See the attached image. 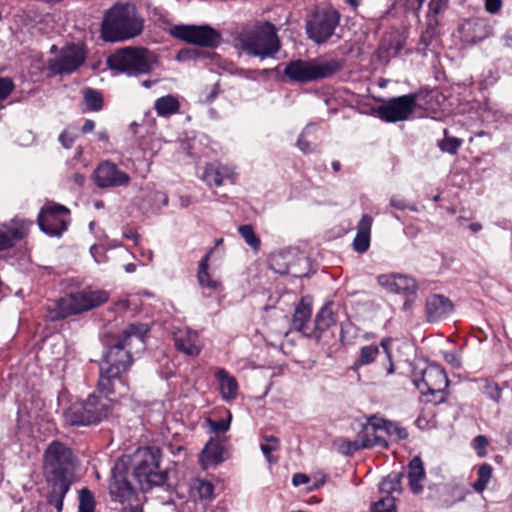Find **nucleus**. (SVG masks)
<instances>
[{"label": "nucleus", "mask_w": 512, "mask_h": 512, "mask_svg": "<svg viewBox=\"0 0 512 512\" xmlns=\"http://www.w3.org/2000/svg\"><path fill=\"white\" fill-rule=\"evenodd\" d=\"M148 333L145 324H130L122 337L107 347L100 364L98 390L103 395L114 392L116 382H121L122 374L133 364V356L144 349V339Z\"/></svg>", "instance_id": "1"}, {"label": "nucleus", "mask_w": 512, "mask_h": 512, "mask_svg": "<svg viewBox=\"0 0 512 512\" xmlns=\"http://www.w3.org/2000/svg\"><path fill=\"white\" fill-rule=\"evenodd\" d=\"M144 21L134 5L115 4L104 15L101 37L106 42H121L139 36Z\"/></svg>", "instance_id": "2"}, {"label": "nucleus", "mask_w": 512, "mask_h": 512, "mask_svg": "<svg viewBox=\"0 0 512 512\" xmlns=\"http://www.w3.org/2000/svg\"><path fill=\"white\" fill-rule=\"evenodd\" d=\"M240 45L247 54L260 59L274 57L280 50L276 28L269 22L245 29L239 36Z\"/></svg>", "instance_id": "3"}, {"label": "nucleus", "mask_w": 512, "mask_h": 512, "mask_svg": "<svg viewBox=\"0 0 512 512\" xmlns=\"http://www.w3.org/2000/svg\"><path fill=\"white\" fill-rule=\"evenodd\" d=\"M155 63L154 53L142 47L119 49L107 58V64L111 70L130 76L150 72Z\"/></svg>", "instance_id": "4"}, {"label": "nucleus", "mask_w": 512, "mask_h": 512, "mask_svg": "<svg viewBox=\"0 0 512 512\" xmlns=\"http://www.w3.org/2000/svg\"><path fill=\"white\" fill-rule=\"evenodd\" d=\"M160 456L155 447L139 448L134 455V477L144 491L167 480V473L160 469Z\"/></svg>", "instance_id": "5"}, {"label": "nucleus", "mask_w": 512, "mask_h": 512, "mask_svg": "<svg viewBox=\"0 0 512 512\" xmlns=\"http://www.w3.org/2000/svg\"><path fill=\"white\" fill-rule=\"evenodd\" d=\"M342 68L337 59L293 60L284 68V75L291 81L308 83L334 75Z\"/></svg>", "instance_id": "6"}, {"label": "nucleus", "mask_w": 512, "mask_h": 512, "mask_svg": "<svg viewBox=\"0 0 512 512\" xmlns=\"http://www.w3.org/2000/svg\"><path fill=\"white\" fill-rule=\"evenodd\" d=\"M108 298V293L103 290L86 289L70 293L55 302V307L51 312L50 319H63L70 315H76L91 310L105 303Z\"/></svg>", "instance_id": "7"}, {"label": "nucleus", "mask_w": 512, "mask_h": 512, "mask_svg": "<svg viewBox=\"0 0 512 512\" xmlns=\"http://www.w3.org/2000/svg\"><path fill=\"white\" fill-rule=\"evenodd\" d=\"M72 468L71 449L59 441L50 443L44 453V469L48 474V480H71Z\"/></svg>", "instance_id": "8"}, {"label": "nucleus", "mask_w": 512, "mask_h": 512, "mask_svg": "<svg viewBox=\"0 0 512 512\" xmlns=\"http://www.w3.org/2000/svg\"><path fill=\"white\" fill-rule=\"evenodd\" d=\"M413 383L421 394L432 396L431 401L436 404L447 398L449 380L444 368L436 363L427 365L420 376L414 375Z\"/></svg>", "instance_id": "9"}, {"label": "nucleus", "mask_w": 512, "mask_h": 512, "mask_svg": "<svg viewBox=\"0 0 512 512\" xmlns=\"http://www.w3.org/2000/svg\"><path fill=\"white\" fill-rule=\"evenodd\" d=\"M105 397L90 395L79 407H73L67 414L72 425L86 426L96 424L107 417L111 401Z\"/></svg>", "instance_id": "10"}, {"label": "nucleus", "mask_w": 512, "mask_h": 512, "mask_svg": "<svg viewBox=\"0 0 512 512\" xmlns=\"http://www.w3.org/2000/svg\"><path fill=\"white\" fill-rule=\"evenodd\" d=\"M376 100L383 102V105L377 107L374 112L379 119L387 123L408 120L417 106L416 94H406L388 100L382 98Z\"/></svg>", "instance_id": "11"}, {"label": "nucleus", "mask_w": 512, "mask_h": 512, "mask_svg": "<svg viewBox=\"0 0 512 512\" xmlns=\"http://www.w3.org/2000/svg\"><path fill=\"white\" fill-rule=\"evenodd\" d=\"M378 284L387 292L398 294L404 298L402 310L413 308L418 298V283L408 275L399 273L382 274L377 278Z\"/></svg>", "instance_id": "12"}, {"label": "nucleus", "mask_w": 512, "mask_h": 512, "mask_svg": "<svg viewBox=\"0 0 512 512\" xmlns=\"http://www.w3.org/2000/svg\"><path fill=\"white\" fill-rule=\"evenodd\" d=\"M37 222L45 234L60 237L70 223V211L63 205L49 203L40 210Z\"/></svg>", "instance_id": "13"}, {"label": "nucleus", "mask_w": 512, "mask_h": 512, "mask_svg": "<svg viewBox=\"0 0 512 512\" xmlns=\"http://www.w3.org/2000/svg\"><path fill=\"white\" fill-rule=\"evenodd\" d=\"M339 24L337 11L329 9L315 13L307 20L306 32L308 37L317 44L326 42Z\"/></svg>", "instance_id": "14"}, {"label": "nucleus", "mask_w": 512, "mask_h": 512, "mask_svg": "<svg viewBox=\"0 0 512 512\" xmlns=\"http://www.w3.org/2000/svg\"><path fill=\"white\" fill-rule=\"evenodd\" d=\"M174 37L187 43L204 46L215 47L220 42V34L208 25H179L172 29Z\"/></svg>", "instance_id": "15"}, {"label": "nucleus", "mask_w": 512, "mask_h": 512, "mask_svg": "<svg viewBox=\"0 0 512 512\" xmlns=\"http://www.w3.org/2000/svg\"><path fill=\"white\" fill-rule=\"evenodd\" d=\"M86 53L79 45L64 47L59 56L50 62V70L55 74H69L77 70L85 61Z\"/></svg>", "instance_id": "16"}, {"label": "nucleus", "mask_w": 512, "mask_h": 512, "mask_svg": "<svg viewBox=\"0 0 512 512\" xmlns=\"http://www.w3.org/2000/svg\"><path fill=\"white\" fill-rule=\"evenodd\" d=\"M94 182L100 188H115L128 185L130 176L115 163L106 160L95 169Z\"/></svg>", "instance_id": "17"}, {"label": "nucleus", "mask_w": 512, "mask_h": 512, "mask_svg": "<svg viewBox=\"0 0 512 512\" xmlns=\"http://www.w3.org/2000/svg\"><path fill=\"white\" fill-rule=\"evenodd\" d=\"M459 32L464 42L474 44L489 37L492 33V28L488 20L484 18H472L465 20Z\"/></svg>", "instance_id": "18"}, {"label": "nucleus", "mask_w": 512, "mask_h": 512, "mask_svg": "<svg viewBox=\"0 0 512 512\" xmlns=\"http://www.w3.org/2000/svg\"><path fill=\"white\" fill-rule=\"evenodd\" d=\"M173 336L176 348L184 354L197 356L201 352L203 343L196 331L187 327L177 328Z\"/></svg>", "instance_id": "19"}, {"label": "nucleus", "mask_w": 512, "mask_h": 512, "mask_svg": "<svg viewBox=\"0 0 512 512\" xmlns=\"http://www.w3.org/2000/svg\"><path fill=\"white\" fill-rule=\"evenodd\" d=\"M203 180L209 186H221L224 184H234L236 182V173L234 168L221 163H210L206 165Z\"/></svg>", "instance_id": "20"}, {"label": "nucleus", "mask_w": 512, "mask_h": 512, "mask_svg": "<svg viewBox=\"0 0 512 512\" xmlns=\"http://www.w3.org/2000/svg\"><path fill=\"white\" fill-rule=\"evenodd\" d=\"M379 430H381L379 419L371 417L356 436L361 449L374 446L387 447V442L379 434Z\"/></svg>", "instance_id": "21"}, {"label": "nucleus", "mask_w": 512, "mask_h": 512, "mask_svg": "<svg viewBox=\"0 0 512 512\" xmlns=\"http://www.w3.org/2000/svg\"><path fill=\"white\" fill-rule=\"evenodd\" d=\"M426 316L429 322L447 317L453 311L452 302L443 295L434 294L426 300Z\"/></svg>", "instance_id": "22"}, {"label": "nucleus", "mask_w": 512, "mask_h": 512, "mask_svg": "<svg viewBox=\"0 0 512 512\" xmlns=\"http://www.w3.org/2000/svg\"><path fill=\"white\" fill-rule=\"evenodd\" d=\"M32 225V221L14 220L11 227L0 231V251L12 247L15 241L24 238Z\"/></svg>", "instance_id": "23"}, {"label": "nucleus", "mask_w": 512, "mask_h": 512, "mask_svg": "<svg viewBox=\"0 0 512 512\" xmlns=\"http://www.w3.org/2000/svg\"><path fill=\"white\" fill-rule=\"evenodd\" d=\"M215 378L219 384L222 399L227 403L234 401L239 391L236 378L230 375L224 368H219L215 372Z\"/></svg>", "instance_id": "24"}, {"label": "nucleus", "mask_w": 512, "mask_h": 512, "mask_svg": "<svg viewBox=\"0 0 512 512\" xmlns=\"http://www.w3.org/2000/svg\"><path fill=\"white\" fill-rule=\"evenodd\" d=\"M373 218L368 215H362L358 225L357 233L353 240V249L358 253L366 252L370 247L371 228Z\"/></svg>", "instance_id": "25"}, {"label": "nucleus", "mask_w": 512, "mask_h": 512, "mask_svg": "<svg viewBox=\"0 0 512 512\" xmlns=\"http://www.w3.org/2000/svg\"><path fill=\"white\" fill-rule=\"evenodd\" d=\"M213 250L211 249L198 264L197 281L202 288L216 292L221 289L220 279L209 272V260Z\"/></svg>", "instance_id": "26"}, {"label": "nucleus", "mask_w": 512, "mask_h": 512, "mask_svg": "<svg viewBox=\"0 0 512 512\" xmlns=\"http://www.w3.org/2000/svg\"><path fill=\"white\" fill-rule=\"evenodd\" d=\"M409 486L413 493L418 494L423 490L425 470L419 456L414 457L408 465Z\"/></svg>", "instance_id": "27"}, {"label": "nucleus", "mask_w": 512, "mask_h": 512, "mask_svg": "<svg viewBox=\"0 0 512 512\" xmlns=\"http://www.w3.org/2000/svg\"><path fill=\"white\" fill-rule=\"evenodd\" d=\"M109 489L112 500L122 504L129 501L133 496V489L130 483L121 476H113Z\"/></svg>", "instance_id": "28"}, {"label": "nucleus", "mask_w": 512, "mask_h": 512, "mask_svg": "<svg viewBox=\"0 0 512 512\" xmlns=\"http://www.w3.org/2000/svg\"><path fill=\"white\" fill-rule=\"evenodd\" d=\"M224 448L215 440H210L202 450L200 462L203 468H208L224 460Z\"/></svg>", "instance_id": "29"}, {"label": "nucleus", "mask_w": 512, "mask_h": 512, "mask_svg": "<svg viewBox=\"0 0 512 512\" xmlns=\"http://www.w3.org/2000/svg\"><path fill=\"white\" fill-rule=\"evenodd\" d=\"M51 491L47 496L48 503L53 505L57 512H61L63 509V501L70 489L72 480H58L51 482Z\"/></svg>", "instance_id": "30"}, {"label": "nucleus", "mask_w": 512, "mask_h": 512, "mask_svg": "<svg viewBox=\"0 0 512 512\" xmlns=\"http://www.w3.org/2000/svg\"><path fill=\"white\" fill-rule=\"evenodd\" d=\"M336 323L331 303L324 305L315 317V337L320 338L321 333Z\"/></svg>", "instance_id": "31"}, {"label": "nucleus", "mask_w": 512, "mask_h": 512, "mask_svg": "<svg viewBox=\"0 0 512 512\" xmlns=\"http://www.w3.org/2000/svg\"><path fill=\"white\" fill-rule=\"evenodd\" d=\"M311 314V304L302 299L295 307L292 321L294 328L298 331H303L311 318Z\"/></svg>", "instance_id": "32"}, {"label": "nucleus", "mask_w": 512, "mask_h": 512, "mask_svg": "<svg viewBox=\"0 0 512 512\" xmlns=\"http://www.w3.org/2000/svg\"><path fill=\"white\" fill-rule=\"evenodd\" d=\"M154 108L159 116H170L179 111L180 104L173 95H166L155 101Z\"/></svg>", "instance_id": "33"}, {"label": "nucleus", "mask_w": 512, "mask_h": 512, "mask_svg": "<svg viewBox=\"0 0 512 512\" xmlns=\"http://www.w3.org/2000/svg\"><path fill=\"white\" fill-rule=\"evenodd\" d=\"M380 353L379 347L376 345H366L360 348L359 357L353 363L354 369L372 364Z\"/></svg>", "instance_id": "34"}, {"label": "nucleus", "mask_w": 512, "mask_h": 512, "mask_svg": "<svg viewBox=\"0 0 512 512\" xmlns=\"http://www.w3.org/2000/svg\"><path fill=\"white\" fill-rule=\"evenodd\" d=\"M492 475V466L488 463L481 464L477 469V480L473 484V489L477 493H482L487 488Z\"/></svg>", "instance_id": "35"}, {"label": "nucleus", "mask_w": 512, "mask_h": 512, "mask_svg": "<svg viewBox=\"0 0 512 512\" xmlns=\"http://www.w3.org/2000/svg\"><path fill=\"white\" fill-rule=\"evenodd\" d=\"M482 384L481 391L492 401L499 403L502 398V390L499 385L488 378L476 380Z\"/></svg>", "instance_id": "36"}, {"label": "nucleus", "mask_w": 512, "mask_h": 512, "mask_svg": "<svg viewBox=\"0 0 512 512\" xmlns=\"http://www.w3.org/2000/svg\"><path fill=\"white\" fill-rule=\"evenodd\" d=\"M401 475L399 473H391L385 477L379 484V490L386 496H391L393 492L400 490Z\"/></svg>", "instance_id": "37"}, {"label": "nucleus", "mask_w": 512, "mask_h": 512, "mask_svg": "<svg viewBox=\"0 0 512 512\" xmlns=\"http://www.w3.org/2000/svg\"><path fill=\"white\" fill-rule=\"evenodd\" d=\"M238 232L241 237L244 239L247 245H249L254 251H258L260 249V239L255 234L251 225H241L238 228Z\"/></svg>", "instance_id": "38"}, {"label": "nucleus", "mask_w": 512, "mask_h": 512, "mask_svg": "<svg viewBox=\"0 0 512 512\" xmlns=\"http://www.w3.org/2000/svg\"><path fill=\"white\" fill-rule=\"evenodd\" d=\"M95 499L91 491L83 488L79 493L78 512H95Z\"/></svg>", "instance_id": "39"}, {"label": "nucleus", "mask_w": 512, "mask_h": 512, "mask_svg": "<svg viewBox=\"0 0 512 512\" xmlns=\"http://www.w3.org/2000/svg\"><path fill=\"white\" fill-rule=\"evenodd\" d=\"M192 491L200 499H211L213 496L214 487L210 482L206 480L196 479L193 481Z\"/></svg>", "instance_id": "40"}, {"label": "nucleus", "mask_w": 512, "mask_h": 512, "mask_svg": "<svg viewBox=\"0 0 512 512\" xmlns=\"http://www.w3.org/2000/svg\"><path fill=\"white\" fill-rule=\"evenodd\" d=\"M381 430H384L387 434L395 437L398 440L406 439L408 432L405 428L398 426L390 421L379 419Z\"/></svg>", "instance_id": "41"}, {"label": "nucleus", "mask_w": 512, "mask_h": 512, "mask_svg": "<svg viewBox=\"0 0 512 512\" xmlns=\"http://www.w3.org/2000/svg\"><path fill=\"white\" fill-rule=\"evenodd\" d=\"M280 442L277 437L274 436H266L264 437V442L261 443L260 448L266 459L272 463L276 462V459H273L271 453L279 449Z\"/></svg>", "instance_id": "42"}, {"label": "nucleus", "mask_w": 512, "mask_h": 512, "mask_svg": "<svg viewBox=\"0 0 512 512\" xmlns=\"http://www.w3.org/2000/svg\"><path fill=\"white\" fill-rule=\"evenodd\" d=\"M84 99L90 110L98 111L102 108L103 99L98 91L87 89L84 93Z\"/></svg>", "instance_id": "43"}, {"label": "nucleus", "mask_w": 512, "mask_h": 512, "mask_svg": "<svg viewBox=\"0 0 512 512\" xmlns=\"http://www.w3.org/2000/svg\"><path fill=\"white\" fill-rule=\"evenodd\" d=\"M395 510V499L392 496L382 497L372 506L373 512H395Z\"/></svg>", "instance_id": "44"}, {"label": "nucleus", "mask_w": 512, "mask_h": 512, "mask_svg": "<svg viewBox=\"0 0 512 512\" xmlns=\"http://www.w3.org/2000/svg\"><path fill=\"white\" fill-rule=\"evenodd\" d=\"M462 145V140L456 137H446L439 142V148L447 153L456 154Z\"/></svg>", "instance_id": "45"}, {"label": "nucleus", "mask_w": 512, "mask_h": 512, "mask_svg": "<svg viewBox=\"0 0 512 512\" xmlns=\"http://www.w3.org/2000/svg\"><path fill=\"white\" fill-rule=\"evenodd\" d=\"M338 449L346 455H352L356 451L361 450V447L358 443L357 438L354 441L346 440V439H339L337 441Z\"/></svg>", "instance_id": "46"}, {"label": "nucleus", "mask_w": 512, "mask_h": 512, "mask_svg": "<svg viewBox=\"0 0 512 512\" xmlns=\"http://www.w3.org/2000/svg\"><path fill=\"white\" fill-rule=\"evenodd\" d=\"M380 346L383 348V350L386 354L387 360H388V365L386 367V373H387V375H391L394 373V363L392 360V353H391V349H390L391 339L390 338L382 339L380 342Z\"/></svg>", "instance_id": "47"}, {"label": "nucleus", "mask_w": 512, "mask_h": 512, "mask_svg": "<svg viewBox=\"0 0 512 512\" xmlns=\"http://www.w3.org/2000/svg\"><path fill=\"white\" fill-rule=\"evenodd\" d=\"M489 441L486 436L479 435L474 438L472 446L474 450L476 451V454L479 457H484L486 455V447L488 446Z\"/></svg>", "instance_id": "48"}, {"label": "nucleus", "mask_w": 512, "mask_h": 512, "mask_svg": "<svg viewBox=\"0 0 512 512\" xmlns=\"http://www.w3.org/2000/svg\"><path fill=\"white\" fill-rule=\"evenodd\" d=\"M14 90V83L10 78L0 77V103Z\"/></svg>", "instance_id": "49"}, {"label": "nucleus", "mask_w": 512, "mask_h": 512, "mask_svg": "<svg viewBox=\"0 0 512 512\" xmlns=\"http://www.w3.org/2000/svg\"><path fill=\"white\" fill-rule=\"evenodd\" d=\"M208 422L214 432H216V433L226 432L230 428L231 415L229 414V417L227 420H225V419H222L219 421L208 420Z\"/></svg>", "instance_id": "50"}, {"label": "nucleus", "mask_w": 512, "mask_h": 512, "mask_svg": "<svg viewBox=\"0 0 512 512\" xmlns=\"http://www.w3.org/2000/svg\"><path fill=\"white\" fill-rule=\"evenodd\" d=\"M310 129H311L310 127H306V129L303 131V133L300 135V137L298 139V143H297L298 147L304 153L311 152L314 149L313 146L311 145V143L305 139V137L309 133Z\"/></svg>", "instance_id": "51"}, {"label": "nucleus", "mask_w": 512, "mask_h": 512, "mask_svg": "<svg viewBox=\"0 0 512 512\" xmlns=\"http://www.w3.org/2000/svg\"><path fill=\"white\" fill-rule=\"evenodd\" d=\"M502 0H485V10L490 14H497L502 8Z\"/></svg>", "instance_id": "52"}, {"label": "nucleus", "mask_w": 512, "mask_h": 512, "mask_svg": "<svg viewBox=\"0 0 512 512\" xmlns=\"http://www.w3.org/2000/svg\"><path fill=\"white\" fill-rule=\"evenodd\" d=\"M74 140H75V137L68 130H64L59 135V141H60L61 145L66 149L71 148V146L74 143Z\"/></svg>", "instance_id": "53"}, {"label": "nucleus", "mask_w": 512, "mask_h": 512, "mask_svg": "<svg viewBox=\"0 0 512 512\" xmlns=\"http://www.w3.org/2000/svg\"><path fill=\"white\" fill-rule=\"evenodd\" d=\"M403 46H404L403 40L400 37H398L395 40V42L391 43L390 46L386 49L388 56H392V57L397 56L400 53V51L402 50Z\"/></svg>", "instance_id": "54"}, {"label": "nucleus", "mask_w": 512, "mask_h": 512, "mask_svg": "<svg viewBox=\"0 0 512 512\" xmlns=\"http://www.w3.org/2000/svg\"><path fill=\"white\" fill-rule=\"evenodd\" d=\"M444 360L450 364L454 368H460L461 367V360L458 354L455 352H444L443 353Z\"/></svg>", "instance_id": "55"}, {"label": "nucleus", "mask_w": 512, "mask_h": 512, "mask_svg": "<svg viewBox=\"0 0 512 512\" xmlns=\"http://www.w3.org/2000/svg\"><path fill=\"white\" fill-rule=\"evenodd\" d=\"M282 258V254L281 253H278V254H274L271 259H270V266L273 270H275L276 272L280 273V274H284L287 272L288 268L287 266H283V267H276V264H277V261Z\"/></svg>", "instance_id": "56"}, {"label": "nucleus", "mask_w": 512, "mask_h": 512, "mask_svg": "<svg viewBox=\"0 0 512 512\" xmlns=\"http://www.w3.org/2000/svg\"><path fill=\"white\" fill-rule=\"evenodd\" d=\"M292 483L294 486H300L309 483V477L303 473H296L293 475Z\"/></svg>", "instance_id": "57"}, {"label": "nucleus", "mask_w": 512, "mask_h": 512, "mask_svg": "<svg viewBox=\"0 0 512 512\" xmlns=\"http://www.w3.org/2000/svg\"><path fill=\"white\" fill-rule=\"evenodd\" d=\"M391 206L398 208V209H405L407 205L405 204V201L403 199H399L397 197H392L390 200Z\"/></svg>", "instance_id": "58"}, {"label": "nucleus", "mask_w": 512, "mask_h": 512, "mask_svg": "<svg viewBox=\"0 0 512 512\" xmlns=\"http://www.w3.org/2000/svg\"><path fill=\"white\" fill-rule=\"evenodd\" d=\"M94 128H95V122L93 120L87 119L82 126V132L89 133V132L93 131Z\"/></svg>", "instance_id": "59"}, {"label": "nucleus", "mask_w": 512, "mask_h": 512, "mask_svg": "<svg viewBox=\"0 0 512 512\" xmlns=\"http://www.w3.org/2000/svg\"><path fill=\"white\" fill-rule=\"evenodd\" d=\"M71 179H72V181H73L74 183H76L78 186H82V185L84 184V182H85V178H84V176H83V175H81V174H79V173H75V174H73V176H72V178H71Z\"/></svg>", "instance_id": "60"}, {"label": "nucleus", "mask_w": 512, "mask_h": 512, "mask_svg": "<svg viewBox=\"0 0 512 512\" xmlns=\"http://www.w3.org/2000/svg\"><path fill=\"white\" fill-rule=\"evenodd\" d=\"M122 512H142V509L139 505H129L125 506Z\"/></svg>", "instance_id": "61"}, {"label": "nucleus", "mask_w": 512, "mask_h": 512, "mask_svg": "<svg viewBox=\"0 0 512 512\" xmlns=\"http://www.w3.org/2000/svg\"><path fill=\"white\" fill-rule=\"evenodd\" d=\"M218 92H219V85L215 84L213 86V89H212L211 93L208 95L207 100L208 101H213L215 99V97L217 96Z\"/></svg>", "instance_id": "62"}, {"label": "nucleus", "mask_w": 512, "mask_h": 512, "mask_svg": "<svg viewBox=\"0 0 512 512\" xmlns=\"http://www.w3.org/2000/svg\"><path fill=\"white\" fill-rule=\"evenodd\" d=\"M100 250H101V248L98 246H92L90 248V252H91L92 256L94 257L95 261L98 263L101 262V260L98 259V257L96 256V253L99 252Z\"/></svg>", "instance_id": "63"}, {"label": "nucleus", "mask_w": 512, "mask_h": 512, "mask_svg": "<svg viewBox=\"0 0 512 512\" xmlns=\"http://www.w3.org/2000/svg\"><path fill=\"white\" fill-rule=\"evenodd\" d=\"M469 228L472 232L476 233L482 229V225L480 223H472Z\"/></svg>", "instance_id": "64"}]
</instances>
